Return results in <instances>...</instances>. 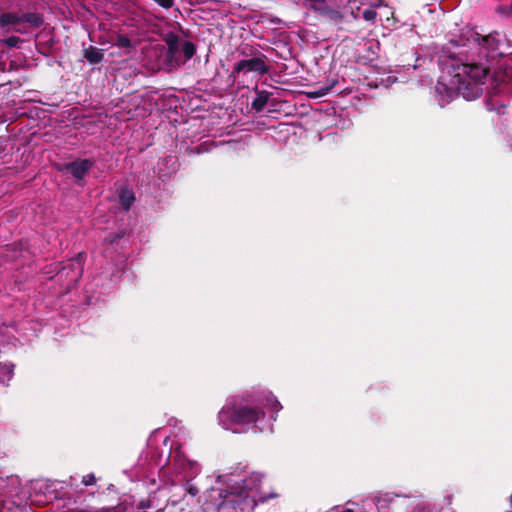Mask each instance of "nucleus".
<instances>
[{
  "label": "nucleus",
  "mask_w": 512,
  "mask_h": 512,
  "mask_svg": "<svg viewBox=\"0 0 512 512\" xmlns=\"http://www.w3.org/2000/svg\"><path fill=\"white\" fill-rule=\"evenodd\" d=\"M125 231L122 230L118 233H109L105 236L104 241L109 244H117L120 239H122L125 236Z\"/></svg>",
  "instance_id": "4468645a"
},
{
  "label": "nucleus",
  "mask_w": 512,
  "mask_h": 512,
  "mask_svg": "<svg viewBox=\"0 0 512 512\" xmlns=\"http://www.w3.org/2000/svg\"><path fill=\"white\" fill-rule=\"evenodd\" d=\"M338 83L337 80H332L327 86L319 88L316 92L312 94L313 97H322L328 94V92L335 87Z\"/></svg>",
  "instance_id": "2eb2a0df"
},
{
  "label": "nucleus",
  "mask_w": 512,
  "mask_h": 512,
  "mask_svg": "<svg viewBox=\"0 0 512 512\" xmlns=\"http://www.w3.org/2000/svg\"><path fill=\"white\" fill-rule=\"evenodd\" d=\"M83 56L90 64H99L104 60L103 50L92 45L84 48Z\"/></svg>",
  "instance_id": "1a4fd4ad"
},
{
  "label": "nucleus",
  "mask_w": 512,
  "mask_h": 512,
  "mask_svg": "<svg viewBox=\"0 0 512 512\" xmlns=\"http://www.w3.org/2000/svg\"><path fill=\"white\" fill-rule=\"evenodd\" d=\"M82 255V253H79L75 258L68 260L66 263H59L58 266H61V268L58 269L57 276L60 278L62 276L70 277V281L76 283L83 272Z\"/></svg>",
  "instance_id": "39448f33"
},
{
  "label": "nucleus",
  "mask_w": 512,
  "mask_h": 512,
  "mask_svg": "<svg viewBox=\"0 0 512 512\" xmlns=\"http://www.w3.org/2000/svg\"><path fill=\"white\" fill-rule=\"evenodd\" d=\"M114 44L121 48H132L131 40L126 35L122 34L117 35V40Z\"/></svg>",
  "instance_id": "dca6fc26"
},
{
  "label": "nucleus",
  "mask_w": 512,
  "mask_h": 512,
  "mask_svg": "<svg viewBox=\"0 0 512 512\" xmlns=\"http://www.w3.org/2000/svg\"><path fill=\"white\" fill-rule=\"evenodd\" d=\"M27 26H28L27 24H24L22 21H20L19 24L15 25L13 27V30L15 32L24 34V33H27Z\"/></svg>",
  "instance_id": "412c9836"
},
{
  "label": "nucleus",
  "mask_w": 512,
  "mask_h": 512,
  "mask_svg": "<svg viewBox=\"0 0 512 512\" xmlns=\"http://www.w3.org/2000/svg\"><path fill=\"white\" fill-rule=\"evenodd\" d=\"M3 42L10 48H16L18 47L19 43L23 42V39L19 38L18 36H10L4 39Z\"/></svg>",
  "instance_id": "f3484780"
},
{
  "label": "nucleus",
  "mask_w": 512,
  "mask_h": 512,
  "mask_svg": "<svg viewBox=\"0 0 512 512\" xmlns=\"http://www.w3.org/2000/svg\"><path fill=\"white\" fill-rule=\"evenodd\" d=\"M266 61L267 56L262 53H258L257 57L239 60L234 64L231 76L236 77L240 73L247 74L249 72L263 76L269 72Z\"/></svg>",
  "instance_id": "7ed1b4c3"
},
{
  "label": "nucleus",
  "mask_w": 512,
  "mask_h": 512,
  "mask_svg": "<svg viewBox=\"0 0 512 512\" xmlns=\"http://www.w3.org/2000/svg\"><path fill=\"white\" fill-rule=\"evenodd\" d=\"M270 93L267 91H257V96L251 103L252 109L261 112L268 103Z\"/></svg>",
  "instance_id": "9b49d317"
},
{
  "label": "nucleus",
  "mask_w": 512,
  "mask_h": 512,
  "mask_svg": "<svg viewBox=\"0 0 512 512\" xmlns=\"http://www.w3.org/2000/svg\"><path fill=\"white\" fill-rule=\"evenodd\" d=\"M497 35L496 32L485 36L472 33L468 40L475 45L477 59L450 56L437 82L436 91L447 100L454 96H462L468 101L475 100L482 95L492 70V80L496 86L506 83L512 77V71L502 70L500 61L505 58V54L499 49L500 40Z\"/></svg>",
  "instance_id": "f257e3e1"
},
{
  "label": "nucleus",
  "mask_w": 512,
  "mask_h": 512,
  "mask_svg": "<svg viewBox=\"0 0 512 512\" xmlns=\"http://www.w3.org/2000/svg\"><path fill=\"white\" fill-rule=\"evenodd\" d=\"M311 9L318 12L321 16L325 17L329 22L339 26V29H343L341 24L343 23L345 16L339 10H335L329 6L320 8H317L316 6H311Z\"/></svg>",
  "instance_id": "423d86ee"
},
{
  "label": "nucleus",
  "mask_w": 512,
  "mask_h": 512,
  "mask_svg": "<svg viewBox=\"0 0 512 512\" xmlns=\"http://www.w3.org/2000/svg\"><path fill=\"white\" fill-rule=\"evenodd\" d=\"M135 202V194L131 188L124 186L119 192V205L125 211L130 210L131 206Z\"/></svg>",
  "instance_id": "6e6552de"
},
{
  "label": "nucleus",
  "mask_w": 512,
  "mask_h": 512,
  "mask_svg": "<svg viewBox=\"0 0 512 512\" xmlns=\"http://www.w3.org/2000/svg\"><path fill=\"white\" fill-rule=\"evenodd\" d=\"M264 417L265 412L261 408L247 405H225L218 413L219 424L225 429L230 425L255 427Z\"/></svg>",
  "instance_id": "f03ea898"
},
{
  "label": "nucleus",
  "mask_w": 512,
  "mask_h": 512,
  "mask_svg": "<svg viewBox=\"0 0 512 512\" xmlns=\"http://www.w3.org/2000/svg\"><path fill=\"white\" fill-rule=\"evenodd\" d=\"M163 40L167 45L166 59L167 61L172 62L179 52L180 38L174 32H168L164 35Z\"/></svg>",
  "instance_id": "0eeeda50"
},
{
  "label": "nucleus",
  "mask_w": 512,
  "mask_h": 512,
  "mask_svg": "<svg viewBox=\"0 0 512 512\" xmlns=\"http://www.w3.org/2000/svg\"><path fill=\"white\" fill-rule=\"evenodd\" d=\"M21 21L32 28H39L43 24V16L39 13H22Z\"/></svg>",
  "instance_id": "9d476101"
},
{
  "label": "nucleus",
  "mask_w": 512,
  "mask_h": 512,
  "mask_svg": "<svg viewBox=\"0 0 512 512\" xmlns=\"http://www.w3.org/2000/svg\"><path fill=\"white\" fill-rule=\"evenodd\" d=\"M363 18L366 21H374L377 17V12L374 9L368 8L363 11Z\"/></svg>",
  "instance_id": "a211bd4d"
},
{
  "label": "nucleus",
  "mask_w": 512,
  "mask_h": 512,
  "mask_svg": "<svg viewBox=\"0 0 512 512\" xmlns=\"http://www.w3.org/2000/svg\"><path fill=\"white\" fill-rule=\"evenodd\" d=\"M182 52L186 60L191 59L196 53V46L191 41H184L182 44Z\"/></svg>",
  "instance_id": "ddd939ff"
},
{
  "label": "nucleus",
  "mask_w": 512,
  "mask_h": 512,
  "mask_svg": "<svg viewBox=\"0 0 512 512\" xmlns=\"http://www.w3.org/2000/svg\"><path fill=\"white\" fill-rule=\"evenodd\" d=\"M94 164L95 162L93 160L78 158L65 163L61 171L70 173L76 181H81L90 172Z\"/></svg>",
  "instance_id": "20e7f679"
},
{
  "label": "nucleus",
  "mask_w": 512,
  "mask_h": 512,
  "mask_svg": "<svg viewBox=\"0 0 512 512\" xmlns=\"http://www.w3.org/2000/svg\"><path fill=\"white\" fill-rule=\"evenodd\" d=\"M510 13L512 14V1H511V4H510Z\"/></svg>",
  "instance_id": "b1692460"
},
{
  "label": "nucleus",
  "mask_w": 512,
  "mask_h": 512,
  "mask_svg": "<svg viewBox=\"0 0 512 512\" xmlns=\"http://www.w3.org/2000/svg\"><path fill=\"white\" fill-rule=\"evenodd\" d=\"M157 5L164 9H170L174 6L175 0H153Z\"/></svg>",
  "instance_id": "aec40b11"
},
{
  "label": "nucleus",
  "mask_w": 512,
  "mask_h": 512,
  "mask_svg": "<svg viewBox=\"0 0 512 512\" xmlns=\"http://www.w3.org/2000/svg\"><path fill=\"white\" fill-rule=\"evenodd\" d=\"M306 1L310 3V7L315 6L316 3H325L326 2V0H306Z\"/></svg>",
  "instance_id": "5701e85b"
},
{
  "label": "nucleus",
  "mask_w": 512,
  "mask_h": 512,
  "mask_svg": "<svg viewBox=\"0 0 512 512\" xmlns=\"http://www.w3.org/2000/svg\"><path fill=\"white\" fill-rule=\"evenodd\" d=\"M197 492H198V489L196 487H194V486H190L188 488V493H190L193 496H195L197 494Z\"/></svg>",
  "instance_id": "4be33fe9"
},
{
  "label": "nucleus",
  "mask_w": 512,
  "mask_h": 512,
  "mask_svg": "<svg viewBox=\"0 0 512 512\" xmlns=\"http://www.w3.org/2000/svg\"><path fill=\"white\" fill-rule=\"evenodd\" d=\"M20 21H21V15H19L17 13L7 12V13H2L0 15V26L1 27H6L9 25L14 27L15 25L19 24Z\"/></svg>",
  "instance_id": "f8f14e48"
},
{
  "label": "nucleus",
  "mask_w": 512,
  "mask_h": 512,
  "mask_svg": "<svg viewBox=\"0 0 512 512\" xmlns=\"http://www.w3.org/2000/svg\"><path fill=\"white\" fill-rule=\"evenodd\" d=\"M82 484L85 486H91L96 484V477L93 473L87 474L82 478Z\"/></svg>",
  "instance_id": "6ab92c4d"
}]
</instances>
